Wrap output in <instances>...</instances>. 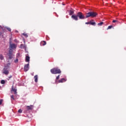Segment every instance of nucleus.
Returning <instances> with one entry per match:
<instances>
[{
    "label": "nucleus",
    "instance_id": "obj_1",
    "mask_svg": "<svg viewBox=\"0 0 126 126\" xmlns=\"http://www.w3.org/2000/svg\"><path fill=\"white\" fill-rule=\"evenodd\" d=\"M15 49H16V45L14 44H10V49L9 50V53L8 54L9 59L10 60H11V59L12 58V52H13V50H15Z\"/></svg>",
    "mask_w": 126,
    "mask_h": 126
},
{
    "label": "nucleus",
    "instance_id": "obj_2",
    "mask_svg": "<svg viewBox=\"0 0 126 126\" xmlns=\"http://www.w3.org/2000/svg\"><path fill=\"white\" fill-rule=\"evenodd\" d=\"M97 14L95 12H89L86 14V18H88V17H96Z\"/></svg>",
    "mask_w": 126,
    "mask_h": 126
},
{
    "label": "nucleus",
    "instance_id": "obj_3",
    "mask_svg": "<svg viewBox=\"0 0 126 126\" xmlns=\"http://www.w3.org/2000/svg\"><path fill=\"white\" fill-rule=\"evenodd\" d=\"M51 73L53 74H57L59 73H61V70L58 68H54L51 70Z\"/></svg>",
    "mask_w": 126,
    "mask_h": 126
},
{
    "label": "nucleus",
    "instance_id": "obj_4",
    "mask_svg": "<svg viewBox=\"0 0 126 126\" xmlns=\"http://www.w3.org/2000/svg\"><path fill=\"white\" fill-rule=\"evenodd\" d=\"M77 15L79 19H85V16H84V15L82 13L79 12L77 13Z\"/></svg>",
    "mask_w": 126,
    "mask_h": 126
},
{
    "label": "nucleus",
    "instance_id": "obj_5",
    "mask_svg": "<svg viewBox=\"0 0 126 126\" xmlns=\"http://www.w3.org/2000/svg\"><path fill=\"white\" fill-rule=\"evenodd\" d=\"M24 70V71H28L29 70V63L25 65Z\"/></svg>",
    "mask_w": 126,
    "mask_h": 126
},
{
    "label": "nucleus",
    "instance_id": "obj_6",
    "mask_svg": "<svg viewBox=\"0 0 126 126\" xmlns=\"http://www.w3.org/2000/svg\"><path fill=\"white\" fill-rule=\"evenodd\" d=\"M71 18L74 19V20H76V21H77L78 20V16H77V15H72L71 16Z\"/></svg>",
    "mask_w": 126,
    "mask_h": 126
},
{
    "label": "nucleus",
    "instance_id": "obj_7",
    "mask_svg": "<svg viewBox=\"0 0 126 126\" xmlns=\"http://www.w3.org/2000/svg\"><path fill=\"white\" fill-rule=\"evenodd\" d=\"M3 73H4V74H5L6 75H7V74L9 73V72L8 71V70L4 68Z\"/></svg>",
    "mask_w": 126,
    "mask_h": 126
},
{
    "label": "nucleus",
    "instance_id": "obj_8",
    "mask_svg": "<svg viewBox=\"0 0 126 126\" xmlns=\"http://www.w3.org/2000/svg\"><path fill=\"white\" fill-rule=\"evenodd\" d=\"M66 81V80L64 78H62L61 80L59 81V83H63V82H65Z\"/></svg>",
    "mask_w": 126,
    "mask_h": 126
},
{
    "label": "nucleus",
    "instance_id": "obj_9",
    "mask_svg": "<svg viewBox=\"0 0 126 126\" xmlns=\"http://www.w3.org/2000/svg\"><path fill=\"white\" fill-rule=\"evenodd\" d=\"M10 64L11 63H8L7 64L5 65V68L6 69H7L8 68H9V66H10Z\"/></svg>",
    "mask_w": 126,
    "mask_h": 126
},
{
    "label": "nucleus",
    "instance_id": "obj_10",
    "mask_svg": "<svg viewBox=\"0 0 126 126\" xmlns=\"http://www.w3.org/2000/svg\"><path fill=\"white\" fill-rule=\"evenodd\" d=\"M26 62L29 63L30 62V57L29 56L26 57Z\"/></svg>",
    "mask_w": 126,
    "mask_h": 126
},
{
    "label": "nucleus",
    "instance_id": "obj_11",
    "mask_svg": "<svg viewBox=\"0 0 126 126\" xmlns=\"http://www.w3.org/2000/svg\"><path fill=\"white\" fill-rule=\"evenodd\" d=\"M34 79L35 82H38V75H36L35 76H34Z\"/></svg>",
    "mask_w": 126,
    "mask_h": 126
},
{
    "label": "nucleus",
    "instance_id": "obj_12",
    "mask_svg": "<svg viewBox=\"0 0 126 126\" xmlns=\"http://www.w3.org/2000/svg\"><path fill=\"white\" fill-rule=\"evenodd\" d=\"M11 91H13V92L14 93V94H17V92H16L17 90L16 89H13V88H12Z\"/></svg>",
    "mask_w": 126,
    "mask_h": 126
},
{
    "label": "nucleus",
    "instance_id": "obj_13",
    "mask_svg": "<svg viewBox=\"0 0 126 126\" xmlns=\"http://www.w3.org/2000/svg\"><path fill=\"white\" fill-rule=\"evenodd\" d=\"M32 106L31 105V106H27V109L28 110H32Z\"/></svg>",
    "mask_w": 126,
    "mask_h": 126
},
{
    "label": "nucleus",
    "instance_id": "obj_14",
    "mask_svg": "<svg viewBox=\"0 0 126 126\" xmlns=\"http://www.w3.org/2000/svg\"><path fill=\"white\" fill-rule=\"evenodd\" d=\"M22 35H23L24 36H25V37H26V38H27V37H28V35L26 33H22Z\"/></svg>",
    "mask_w": 126,
    "mask_h": 126
},
{
    "label": "nucleus",
    "instance_id": "obj_15",
    "mask_svg": "<svg viewBox=\"0 0 126 126\" xmlns=\"http://www.w3.org/2000/svg\"><path fill=\"white\" fill-rule=\"evenodd\" d=\"M4 58H3V56H2V55H0V60H3Z\"/></svg>",
    "mask_w": 126,
    "mask_h": 126
},
{
    "label": "nucleus",
    "instance_id": "obj_16",
    "mask_svg": "<svg viewBox=\"0 0 126 126\" xmlns=\"http://www.w3.org/2000/svg\"><path fill=\"white\" fill-rule=\"evenodd\" d=\"M41 44H42L43 46H45V45H46V41H42V42H41Z\"/></svg>",
    "mask_w": 126,
    "mask_h": 126
},
{
    "label": "nucleus",
    "instance_id": "obj_17",
    "mask_svg": "<svg viewBox=\"0 0 126 126\" xmlns=\"http://www.w3.org/2000/svg\"><path fill=\"white\" fill-rule=\"evenodd\" d=\"M97 25H98L99 26H101L103 25V22H101L97 24Z\"/></svg>",
    "mask_w": 126,
    "mask_h": 126
},
{
    "label": "nucleus",
    "instance_id": "obj_18",
    "mask_svg": "<svg viewBox=\"0 0 126 126\" xmlns=\"http://www.w3.org/2000/svg\"><path fill=\"white\" fill-rule=\"evenodd\" d=\"M73 13V11L72 10H70V12H69V14L70 15H72V14Z\"/></svg>",
    "mask_w": 126,
    "mask_h": 126
},
{
    "label": "nucleus",
    "instance_id": "obj_19",
    "mask_svg": "<svg viewBox=\"0 0 126 126\" xmlns=\"http://www.w3.org/2000/svg\"><path fill=\"white\" fill-rule=\"evenodd\" d=\"M4 83H5V81L3 80H2L1 81V84H4Z\"/></svg>",
    "mask_w": 126,
    "mask_h": 126
},
{
    "label": "nucleus",
    "instance_id": "obj_20",
    "mask_svg": "<svg viewBox=\"0 0 126 126\" xmlns=\"http://www.w3.org/2000/svg\"><path fill=\"white\" fill-rule=\"evenodd\" d=\"M6 28V29H7V30H8V31H11V29H10V28H8V27H6L5 28Z\"/></svg>",
    "mask_w": 126,
    "mask_h": 126
},
{
    "label": "nucleus",
    "instance_id": "obj_21",
    "mask_svg": "<svg viewBox=\"0 0 126 126\" xmlns=\"http://www.w3.org/2000/svg\"><path fill=\"white\" fill-rule=\"evenodd\" d=\"M113 23H116V22H118V20H114L113 21H112Z\"/></svg>",
    "mask_w": 126,
    "mask_h": 126
},
{
    "label": "nucleus",
    "instance_id": "obj_22",
    "mask_svg": "<svg viewBox=\"0 0 126 126\" xmlns=\"http://www.w3.org/2000/svg\"><path fill=\"white\" fill-rule=\"evenodd\" d=\"M112 27H113V26H108V27L107 28V30H108V29H111Z\"/></svg>",
    "mask_w": 126,
    "mask_h": 126
},
{
    "label": "nucleus",
    "instance_id": "obj_23",
    "mask_svg": "<svg viewBox=\"0 0 126 126\" xmlns=\"http://www.w3.org/2000/svg\"><path fill=\"white\" fill-rule=\"evenodd\" d=\"M90 24H91V25H95V22H91Z\"/></svg>",
    "mask_w": 126,
    "mask_h": 126
},
{
    "label": "nucleus",
    "instance_id": "obj_24",
    "mask_svg": "<svg viewBox=\"0 0 126 126\" xmlns=\"http://www.w3.org/2000/svg\"><path fill=\"white\" fill-rule=\"evenodd\" d=\"M11 100H14V97L13 95L11 96Z\"/></svg>",
    "mask_w": 126,
    "mask_h": 126
},
{
    "label": "nucleus",
    "instance_id": "obj_25",
    "mask_svg": "<svg viewBox=\"0 0 126 126\" xmlns=\"http://www.w3.org/2000/svg\"><path fill=\"white\" fill-rule=\"evenodd\" d=\"M18 113H22V110L19 109V110H18Z\"/></svg>",
    "mask_w": 126,
    "mask_h": 126
},
{
    "label": "nucleus",
    "instance_id": "obj_26",
    "mask_svg": "<svg viewBox=\"0 0 126 126\" xmlns=\"http://www.w3.org/2000/svg\"><path fill=\"white\" fill-rule=\"evenodd\" d=\"M2 103V99H0V105H1Z\"/></svg>",
    "mask_w": 126,
    "mask_h": 126
},
{
    "label": "nucleus",
    "instance_id": "obj_27",
    "mask_svg": "<svg viewBox=\"0 0 126 126\" xmlns=\"http://www.w3.org/2000/svg\"><path fill=\"white\" fill-rule=\"evenodd\" d=\"M15 63H18V59H16V60H15Z\"/></svg>",
    "mask_w": 126,
    "mask_h": 126
},
{
    "label": "nucleus",
    "instance_id": "obj_28",
    "mask_svg": "<svg viewBox=\"0 0 126 126\" xmlns=\"http://www.w3.org/2000/svg\"><path fill=\"white\" fill-rule=\"evenodd\" d=\"M60 79V75H58L57 78L56 79Z\"/></svg>",
    "mask_w": 126,
    "mask_h": 126
},
{
    "label": "nucleus",
    "instance_id": "obj_29",
    "mask_svg": "<svg viewBox=\"0 0 126 126\" xmlns=\"http://www.w3.org/2000/svg\"><path fill=\"white\" fill-rule=\"evenodd\" d=\"M86 24H90V22H86Z\"/></svg>",
    "mask_w": 126,
    "mask_h": 126
},
{
    "label": "nucleus",
    "instance_id": "obj_30",
    "mask_svg": "<svg viewBox=\"0 0 126 126\" xmlns=\"http://www.w3.org/2000/svg\"><path fill=\"white\" fill-rule=\"evenodd\" d=\"M0 28H1V27L0 26Z\"/></svg>",
    "mask_w": 126,
    "mask_h": 126
},
{
    "label": "nucleus",
    "instance_id": "obj_31",
    "mask_svg": "<svg viewBox=\"0 0 126 126\" xmlns=\"http://www.w3.org/2000/svg\"><path fill=\"white\" fill-rule=\"evenodd\" d=\"M21 46H22V44H21Z\"/></svg>",
    "mask_w": 126,
    "mask_h": 126
}]
</instances>
